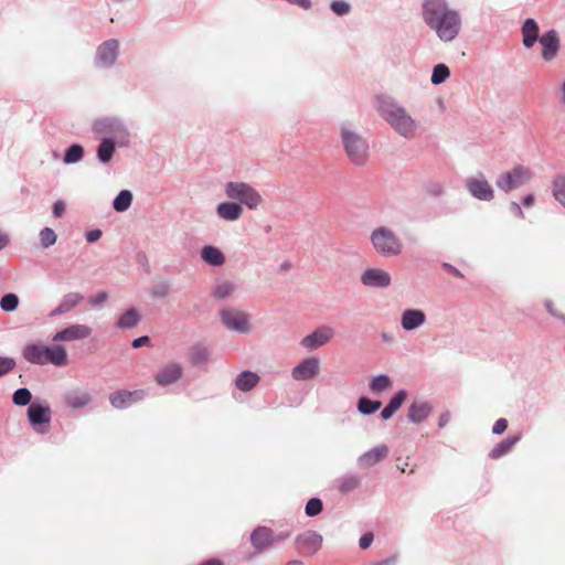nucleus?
I'll list each match as a JSON object with an SVG mask.
<instances>
[{"instance_id":"1","label":"nucleus","mask_w":565,"mask_h":565,"mask_svg":"<svg viewBox=\"0 0 565 565\" xmlns=\"http://www.w3.org/2000/svg\"><path fill=\"white\" fill-rule=\"evenodd\" d=\"M423 19L445 42L456 39L461 28L460 14L448 8L446 0H425L423 3Z\"/></svg>"},{"instance_id":"2","label":"nucleus","mask_w":565,"mask_h":565,"mask_svg":"<svg viewBox=\"0 0 565 565\" xmlns=\"http://www.w3.org/2000/svg\"><path fill=\"white\" fill-rule=\"evenodd\" d=\"M379 111L401 136L408 139L416 136L417 124L405 108L393 103H383L379 107Z\"/></svg>"},{"instance_id":"3","label":"nucleus","mask_w":565,"mask_h":565,"mask_svg":"<svg viewBox=\"0 0 565 565\" xmlns=\"http://www.w3.org/2000/svg\"><path fill=\"white\" fill-rule=\"evenodd\" d=\"M23 358L33 364L51 363L55 366L67 364V352L63 345L28 344L23 350Z\"/></svg>"},{"instance_id":"4","label":"nucleus","mask_w":565,"mask_h":565,"mask_svg":"<svg viewBox=\"0 0 565 565\" xmlns=\"http://www.w3.org/2000/svg\"><path fill=\"white\" fill-rule=\"evenodd\" d=\"M371 243L375 252L384 257L397 256L403 250V243L396 233L386 226H379L371 233Z\"/></svg>"},{"instance_id":"5","label":"nucleus","mask_w":565,"mask_h":565,"mask_svg":"<svg viewBox=\"0 0 565 565\" xmlns=\"http://www.w3.org/2000/svg\"><path fill=\"white\" fill-rule=\"evenodd\" d=\"M341 137L350 161L356 166H364L369 159V149L365 140L345 127L341 129Z\"/></svg>"},{"instance_id":"6","label":"nucleus","mask_w":565,"mask_h":565,"mask_svg":"<svg viewBox=\"0 0 565 565\" xmlns=\"http://www.w3.org/2000/svg\"><path fill=\"white\" fill-rule=\"evenodd\" d=\"M225 194L228 199L237 200L250 210H256L263 202L259 192L245 182L226 183Z\"/></svg>"},{"instance_id":"7","label":"nucleus","mask_w":565,"mask_h":565,"mask_svg":"<svg viewBox=\"0 0 565 565\" xmlns=\"http://www.w3.org/2000/svg\"><path fill=\"white\" fill-rule=\"evenodd\" d=\"M532 178V172L529 168L523 166H516L511 171L502 174L495 182L497 186L504 192H510L516 189Z\"/></svg>"},{"instance_id":"8","label":"nucleus","mask_w":565,"mask_h":565,"mask_svg":"<svg viewBox=\"0 0 565 565\" xmlns=\"http://www.w3.org/2000/svg\"><path fill=\"white\" fill-rule=\"evenodd\" d=\"M221 319L224 326L239 333H248L250 331L249 317L245 311L234 308H225L221 310Z\"/></svg>"},{"instance_id":"9","label":"nucleus","mask_w":565,"mask_h":565,"mask_svg":"<svg viewBox=\"0 0 565 565\" xmlns=\"http://www.w3.org/2000/svg\"><path fill=\"white\" fill-rule=\"evenodd\" d=\"M322 544V536L315 531H307L296 537V547L303 556L316 554Z\"/></svg>"},{"instance_id":"10","label":"nucleus","mask_w":565,"mask_h":565,"mask_svg":"<svg viewBox=\"0 0 565 565\" xmlns=\"http://www.w3.org/2000/svg\"><path fill=\"white\" fill-rule=\"evenodd\" d=\"M542 46V58L546 62L553 61L561 49V40L556 30H550L540 36Z\"/></svg>"},{"instance_id":"11","label":"nucleus","mask_w":565,"mask_h":565,"mask_svg":"<svg viewBox=\"0 0 565 565\" xmlns=\"http://www.w3.org/2000/svg\"><path fill=\"white\" fill-rule=\"evenodd\" d=\"M466 185L471 195L479 200L490 201L494 196L493 189L482 174L467 179Z\"/></svg>"},{"instance_id":"12","label":"nucleus","mask_w":565,"mask_h":565,"mask_svg":"<svg viewBox=\"0 0 565 565\" xmlns=\"http://www.w3.org/2000/svg\"><path fill=\"white\" fill-rule=\"evenodd\" d=\"M361 281L367 287L386 288L391 285L392 278L390 273L384 269L370 268L362 274Z\"/></svg>"},{"instance_id":"13","label":"nucleus","mask_w":565,"mask_h":565,"mask_svg":"<svg viewBox=\"0 0 565 565\" xmlns=\"http://www.w3.org/2000/svg\"><path fill=\"white\" fill-rule=\"evenodd\" d=\"M119 42L117 40H108L100 44L97 49L96 61L103 67L111 66L117 60Z\"/></svg>"},{"instance_id":"14","label":"nucleus","mask_w":565,"mask_h":565,"mask_svg":"<svg viewBox=\"0 0 565 565\" xmlns=\"http://www.w3.org/2000/svg\"><path fill=\"white\" fill-rule=\"evenodd\" d=\"M92 334V329L86 324H72L53 335L55 342L83 340Z\"/></svg>"},{"instance_id":"15","label":"nucleus","mask_w":565,"mask_h":565,"mask_svg":"<svg viewBox=\"0 0 565 565\" xmlns=\"http://www.w3.org/2000/svg\"><path fill=\"white\" fill-rule=\"evenodd\" d=\"M333 330L330 327L322 326L312 333L306 335L301 340V344L307 349L316 350L328 343L333 338Z\"/></svg>"},{"instance_id":"16","label":"nucleus","mask_w":565,"mask_h":565,"mask_svg":"<svg viewBox=\"0 0 565 565\" xmlns=\"http://www.w3.org/2000/svg\"><path fill=\"white\" fill-rule=\"evenodd\" d=\"M183 370L179 363H169L162 366L156 374L154 380L161 386L175 383L182 376Z\"/></svg>"},{"instance_id":"17","label":"nucleus","mask_w":565,"mask_h":565,"mask_svg":"<svg viewBox=\"0 0 565 565\" xmlns=\"http://www.w3.org/2000/svg\"><path fill=\"white\" fill-rule=\"evenodd\" d=\"M319 360L317 358H309L294 367L291 375L297 381H305L313 379L319 373Z\"/></svg>"},{"instance_id":"18","label":"nucleus","mask_w":565,"mask_h":565,"mask_svg":"<svg viewBox=\"0 0 565 565\" xmlns=\"http://www.w3.org/2000/svg\"><path fill=\"white\" fill-rule=\"evenodd\" d=\"M282 537H277V540H281ZM276 541L274 532L266 526H259L255 529L250 535V542L253 546L257 550V552H262Z\"/></svg>"},{"instance_id":"19","label":"nucleus","mask_w":565,"mask_h":565,"mask_svg":"<svg viewBox=\"0 0 565 565\" xmlns=\"http://www.w3.org/2000/svg\"><path fill=\"white\" fill-rule=\"evenodd\" d=\"M387 455V446L380 445L361 455L358 459V462L361 468H370L385 459Z\"/></svg>"},{"instance_id":"20","label":"nucleus","mask_w":565,"mask_h":565,"mask_svg":"<svg viewBox=\"0 0 565 565\" xmlns=\"http://www.w3.org/2000/svg\"><path fill=\"white\" fill-rule=\"evenodd\" d=\"M28 418L34 427L49 424L51 420V408L47 405L32 403L28 408Z\"/></svg>"},{"instance_id":"21","label":"nucleus","mask_w":565,"mask_h":565,"mask_svg":"<svg viewBox=\"0 0 565 565\" xmlns=\"http://www.w3.org/2000/svg\"><path fill=\"white\" fill-rule=\"evenodd\" d=\"M522 43L526 49H532L540 40V28L534 19H526L521 28Z\"/></svg>"},{"instance_id":"22","label":"nucleus","mask_w":565,"mask_h":565,"mask_svg":"<svg viewBox=\"0 0 565 565\" xmlns=\"http://www.w3.org/2000/svg\"><path fill=\"white\" fill-rule=\"evenodd\" d=\"M426 321V316L422 310L407 309L402 313L401 324L406 331L414 330L423 326Z\"/></svg>"},{"instance_id":"23","label":"nucleus","mask_w":565,"mask_h":565,"mask_svg":"<svg viewBox=\"0 0 565 565\" xmlns=\"http://www.w3.org/2000/svg\"><path fill=\"white\" fill-rule=\"evenodd\" d=\"M90 401V394L83 390H74L64 395L65 405L74 409L84 408Z\"/></svg>"},{"instance_id":"24","label":"nucleus","mask_w":565,"mask_h":565,"mask_svg":"<svg viewBox=\"0 0 565 565\" xmlns=\"http://www.w3.org/2000/svg\"><path fill=\"white\" fill-rule=\"evenodd\" d=\"M217 215L226 221H236L243 214V209L239 204L234 202H223L216 207Z\"/></svg>"},{"instance_id":"25","label":"nucleus","mask_w":565,"mask_h":565,"mask_svg":"<svg viewBox=\"0 0 565 565\" xmlns=\"http://www.w3.org/2000/svg\"><path fill=\"white\" fill-rule=\"evenodd\" d=\"M259 382V376L250 371L239 373L235 380V385L239 391L248 392Z\"/></svg>"},{"instance_id":"26","label":"nucleus","mask_w":565,"mask_h":565,"mask_svg":"<svg viewBox=\"0 0 565 565\" xmlns=\"http://www.w3.org/2000/svg\"><path fill=\"white\" fill-rule=\"evenodd\" d=\"M431 407L428 403H413L408 408V418L413 423H420L430 414Z\"/></svg>"},{"instance_id":"27","label":"nucleus","mask_w":565,"mask_h":565,"mask_svg":"<svg viewBox=\"0 0 565 565\" xmlns=\"http://www.w3.org/2000/svg\"><path fill=\"white\" fill-rule=\"evenodd\" d=\"M83 300V296L78 292H70L64 296L63 300L53 311V315H63L76 307Z\"/></svg>"},{"instance_id":"28","label":"nucleus","mask_w":565,"mask_h":565,"mask_svg":"<svg viewBox=\"0 0 565 565\" xmlns=\"http://www.w3.org/2000/svg\"><path fill=\"white\" fill-rule=\"evenodd\" d=\"M407 393L405 391L397 392L390 401V403L383 408L381 416L383 419H390L393 414L402 406L406 399Z\"/></svg>"},{"instance_id":"29","label":"nucleus","mask_w":565,"mask_h":565,"mask_svg":"<svg viewBox=\"0 0 565 565\" xmlns=\"http://www.w3.org/2000/svg\"><path fill=\"white\" fill-rule=\"evenodd\" d=\"M520 439V435L507 437L491 450L490 457L492 459L501 458L502 456L508 454Z\"/></svg>"},{"instance_id":"30","label":"nucleus","mask_w":565,"mask_h":565,"mask_svg":"<svg viewBox=\"0 0 565 565\" xmlns=\"http://www.w3.org/2000/svg\"><path fill=\"white\" fill-rule=\"evenodd\" d=\"M203 260L212 266H221L225 262L223 253L214 246H205L201 252Z\"/></svg>"},{"instance_id":"31","label":"nucleus","mask_w":565,"mask_h":565,"mask_svg":"<svg viewBox=\"0 0 565 565\" xmlns=\"http://www.w3.org/2000/svg\"><path fill=\"white\" fill-rule=\"evenodd\" d=\"M115 152V143L110 139H105L97 149L98 159L106 163L108 162Z\"/></svg>"},{"instance_id":"32","label":"nucleus","mask_w":565,"mask_h":565,"mask_svg":"<svg viewBox=\"0 0 565 565\" xmlns=\"http://www.w3.org/2000/svg\"><path fill=\"white\" fill-rule=\"evenodd\" d=\"M139 321V315L135 309L127 310L118 320L117 326L120 329L135 327Z\"/></svg>"},{"instance_id":"33","label":"nucleus","mask_w":565,"mask_h":565,"mask_svg":"<svg viewBox=\"0 0 565 565\" xmlns=\"http://www.w3.org/2000/svg\"><path fill=\"white\" fill-rule=\"evenodd\" d=\"M132 397V393L129 391H118L110 395V404L116 408H122L127 406Z\"/></svg>"},{"instance_id":"34","label":"nucleus","mask_w":565,"mask_h":565,"mask_svg":"<svg viewBox=\"0 0 565 565\" xmlns=\"http://www.w3.org/2000/svg\"><path fill=\"white\" fill-rule=\"evenodd\" d=\"M132 201V194L128 190H122L119 192V194L114 200V209L117 212H124L126 211Z\"/></svg>"},{"instance_id":"35","label":"nucleus","mask_w":565,"mask_h":565,"mask_svg":"<svg viewBox=\"0 0 565 565\" xmlns=\"http://www.w3.org/2000/svg\"><path fill=\"white\" fill-rule=\"evenodd\" d=\"M450 75L448 66L445 64H438L434 67L431 74V83L435 85L444 83Z\"/></svg>"},{"instance_id":"36","label":"nucleus","mask_w":565,"mask_h":565,"mask_svg":"<svg viewBox=\"0 0 565 565\" xmlns=\"http://www.w3.org/2000/svg\"><path fill=\"white\" fill-rule=\"evenodd\" d=\"M191 362L194 364H202L209 359V350L203 345H194L190 352Z\"/></svg>"},{"instance_id":"37","label":"nucleus","mask_w":565,"mask_h":565,"mask_svg":"<svg viewBox=\"0 0 565 565\" xmlns=\"http://www.w3.org/2000/svg\"><path fill=\"white\" fill-rule=\"evenodd\" d=\"M83 156H84L83 147L79 145H73L66 151V153L64 156V162L67 164L76 163L79 160H82Z\"/></svg>"},{"instance_id":"38","label":"nucleus","mask_w":565,"mask_h":565,"mask_svg":"<svg viewBox=\"0 0 565 565\" xmlns=\"http://www.w3.org/2000/svg\"><path fill=\"white\" fill-rule=\"evenodd\" d=\"M381 407V402L371 401L366 397H361L359 399L358 408L361 413L365 415H370L375 413Z\"/></svg>"},{"instance_id":"39","label":"nucleus","mask_w":565,"mask_h":565,"mask_svg":"<svg viewBox=\"0 0 565 565\" xmlns=\"http://www.w3.org/2000/svg\"><path fill=\"white\" fill-rule=\"evenodd\" d=\"M392 385V382L387 375H377L371 383L370 388L372 392L380 393L387 390Z\"/></svg>"},{"instance_id":"40","label":"nucleus","mask_w":565,"mask_h":565,"mask_svg":"<svg viewBox=\"0 0 565 565\" xmlns=\"http://www.w3.org/2000/svg\"><path fill=\"white\" fill-rule=\"evenodd\" d=\"M359 483L360 479L356 476H345L340 480L338 489L342 493H348L356 489Z\"/></svg>"},{"instance_id":"41","label":"nucleus","mask_w":565,"mask_h":565,"mask_svg":"<svg viewBox=\"0 0 565 565\" xmlns=\"http://www.w3.org/2000/svg\"><path fill=\"white\" fill-rule=\"evenodd\" d=\"M553 194L555 199L565 206V177H559L554 181Z\"/></svg>"},{"instance_id":"42","label":"nucleus","mask_w":565,"mask_h":565,"mask_svg":"<svg viewBox=\"0 0 565 565\" xmlns=\"http://www.w3.org/2000/svg\"><path fill=\"white\" fill-rule=\"evenodd\" d=\"M19 298L15 294H7L1 298L0 307L3 311L10 312L18 308Z\"/></svg>"},{"instance_id":"43","label":"nucleus","mask_w":565,"mask_h":565,"mask_svg":"<svg viewBox=\"0 0 565 565\" xmlns=\"http://www.w3.org/2000/svg\"><path fill=\"white\" fill-rule=\"evenodd\" d=\"M32 398L31 392L28 388H19L13 393L12 401L15 405L25 406L30 404Z\"/></svg>"},{"instance_id":"44","label":"nucleus","mask_w":565,"mask_h":565,"mask_svg":"<svg viewBox=\"0 0 565 565\" xmlns=\"http://www.w3.org/2000/svg\"><path fill=\"white\" fill-rule=\"evenodd\" d=\"M56 239H57V236H56L55 232L50 227H44L40 232L41 245L44 248H47V247L54 245L56 243Z\"/></svg>"},{"instance_id":"45","label":"nucleus","mask_w":565,"mask_h":565,"mask_svg":"<svg viewBox=\"0 0 565 565\" xmlns=\"http://www.w3.org/2000/svg\"><path fill=\"white\" fill-rule=\"evenodd\" d=\"M235 286L230 281L221 282L214 289V296L218 299L226 298L233 294Z\"/></svg>"},{"instance_id":"46","label":"nucleus","mask_w":565,"mask_h":565,"mask_svg":"<svg viewBox=\"0 0 565 565\" xmlns=\"http://www.w3.org/2000/svg\"><path fill=\"white\" fill-rule=\"evenodd\" d=\"M322 511V501L318 498L310 499L306 504V514L315 516Z\"/></svg>"},{"instance_id":"47","label":"nucleus","mask_w":565,"mask_h":565,"mask_svg":"<svg viewBox=\"0 0 565 565\" xmlns=\"http://www.w3.org/2000/svg\"><path fill=\"white\" fill-rule=\"evenodd\" d=\"M15 366V361L11 358L0 356V376L11 372Z\"/></svg>"},{"instance_id":"48","label":"nucleus","mask_w":565,"mask_h":565,"mask_svg":"<svg viewBox=\"0 0 565 565\" xmlns=\"http://www.w3.org/2000/svg\"><path fill=\"white\" fill-rule=\"evenodd\" d=\"M331 9L335 14L344 15L349 13L350 4L344 1L337 0L331 3Z\"/></svg>"},{"instance_id":"49","label":"nucleus","mask_w":565,"mask_h":565,"mask_svg":"<svg viewBox=\"0 0 565 565\" xmlns=\"http://www.w3.org/2000/svg\"><path fill=\"white\" fill-rule=\"evenodd\" d=\"M507 428H508V422H507V419H504V418H500V419H498V420L494 423V425H493V427H492V433H493V434H497V435H500V434L504 433Z\"/></svg>"},{"instance_id":"50","label":"nucleus","mask_w":565,"mask_h":565,"mask_svg":"<svg viewBox=\"0 0 565 565\" xmlns=\"http://www.w3.org/2000/svg\"><path fill=\"white\" fill-rule=\"evenodd\" d=\"M108 298V295L106 291H100L98 292L97 295H95L94 297H92L89 299V302L93 305V306H98V305H102L103 302H105Z\"/></svg>"},{"instance_id":"51","label":"nucleus","mask_w":565,"mask_h":565,"mask_svg":"<svg viewBox=\"0 0 565 565\" xmlns=\"http://www.w3.org/2000/svg\"><path fill=\"white\" fill-rule=\"evenodd\" d=\"M373 542V534L372 533H366L364 534L361 539H360V547L365 550Z\"/></svg>"},{"instance_id":"52","label":"nucleus","mask_w":565,"mask_h":565,"mask_svg":"<svg viewBox=\"0 0 565 565\" xmlns=\"http://www.w3.org/2000/svg\"><path fill=\"white\" fill-rule=\"evenodd\" d=\"M65 212V204L62 201H56L53 205V214L56 217H61Z\"/></svg>"},{"instance_id":"53","label":"nucleus","mask_w":565,"mask_h":565,"mask_svg":"<svg viewBox=\"0 0 565 565\" xmlns=\"http://www.w3.org/2000/svg\"><path fill=\"white\" fill-rule=\"evenodd\" d=\"M102 236V231L99 230H93V231H89L87 234H86V239L87 242L89 243H94L96 241H98Z\"/></svg>"},{"instance_id":"54","label":"nucleus","mask_w":565,"mask_h":565,"mask_svg":"<svg viewBox=\"0 0 565 565\" xmlns=\"http://www.w3.org/2000/svg\"><path fill=\"white\" fill-rule=\"evenodd\" d=\"M149 341H150V339H149V337H148V335H142V337H139V338H137V339H135V340L132 341V347H134V348H136V349H138V348H140V347H142V345L148 344V343H149Z\"/></svg>"},{"instance_id":"55","label":"nucleus","mask_w":565,"mask_h":565,"mask_svg":"<svg viewBox=\"0 0 565 565\" xmlns=\"http://www.w3.org/2000/svg\"><path fill=\"white\" fill-rule=\"evenodd\" d=\"M444 267L454 276L456 277H462V274L454 266L449 265V264H445Z\"/></svg>"},{"instance_id":"56","label":"nucleus","mask_w":565,"mask_h":565,"mask_svg":"<svg viewBox=\"0 0 565 565\" xmlns=\"http://www.w3.org/2000/svg\"><path fill=\"white\" fill-rule=\"evenodd\" d=\"M291 3L298 4L303 9H308L310 7V0H288Z\"/></svg>"},{"instance_id":"57","label":"nucleus","mask_w":565,"mask_h":565,"mask_svg":"<svg viewBox=\"0 0 565 565\" xmlns=\"http://www.w3.org/2000/svg\"><path fill=\"white\" fill-rule=\"evenodd\" d=\"M534 196L532 194H527L523 199V204L527 207L532 206L534 204Z\"/></svg>"},{"instance_id":"58","label":"nucleus","mask_w":565,"mask_h":565,"mask_svg":"<svg viewBox=\"0 0 565 565\" xmlns=\"http://www.w3.org/2000/svg\"><path fill=\"white\" fill-rule=\"evenodd\" d=\"M450 419V414L449 413H445L443 414L440 417H439V427H444Z\"/></svg>"},{"instance_id":"59","label":"nucleus","mask_w":565,"mask_h":565,"mask_svg":"<svg viewBox=\"0 0 565 565\" xmlns=\"http://www.w3.org/2000/svg\"><path fill=\"white\" fill-rule=\"evenodd\" d=\"M9 243V238L6 234L0 231V250L4 248Z\"/></svg>"},{"instance_id":"60","label":"nucleus","mask_w":565,"mask_h":565,"mask_svg":"<svg viewBox=\"0 0 565 565\" xmlns=\"http://www.w3.org/2000/svg\"><path fill=\"white\" fill-rule=\"evenodd\" d=\"M511 209L513 210V212L515 214H518L519 216L523 217V211H522L521 206L518 203L513 202L511 204Z\"/></svg>"},{"instance_id":"61","label":"nucleus","mask_w":565,"mask_h":565,"mask_svg":"<svg viewBox=\"0 0 565 565\" xmlns=\"http://www.w3.org/2000/svg\"><path fill=\"white\" fill-rule=\"evenodd\" d=\"M201 565H224V563L217 558H211L206 562H203Z\"/></svg>"},{"instance_id":"62","label":"nucleus","mask_w":565,"mask_h":565,"mask_svg":"<svg viewBox=\"0 0 565 565\" xmlns=\"http://www.w3.org/2000/svg\"><path fill=\"white\" fill-rule=\"evenodd\" d=\"M394 564H395V558L394 557H390V558L384 559L382 562L374 563L373 565H394Z\"/></svg>"},{"instance_id":"63","label":"nucleus","mask_w":565,"mask_h":565,"mask_svg":"<svg viewBox=\"0 0 565 565\" xmlns=\"http://www.w3.org/2000/svg\"><path fill=\"white\" fill-rule=\"evenodd\" d=\"M546 307H547V310H548L552 315L556 316V312H555V310H554V308H553L552 303H547V306H546Z\"/></svg>"},{"instance_id":"64","label":"nucleus","mask_w":565,"mask_h":565,"mask_svg":"<svg viewBox=\"0 0 565 565\" xmlns=\"http://www.w3.org/2000/svg\"><path fill=\"white\" fill-rule=\"evenodd\" d=\"M288 565H302L301 561H291L288 563Z\"/></svg>"}]
</instances>
